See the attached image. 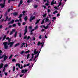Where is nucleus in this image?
Segmentation results:
<instances>
[{"label":"nucleus","instance_id":"obj_45","mask_svg":"<svg viewBox=\"0 0 78 78\" xmlns=\"http://www.w3.org/2000/svg\"><path fill=\"white\" fill-rule=\"evenodd\" d=\"M8 16H7L5 18V20H8Z\"/></svg>","mask_w":78,"mask_h":78},{"label":"nucleus","instance_id":"obj_19","mask_svg":"<svg viewBox=\"0 0 78 78\" xmlns=\"http://www.w3.org/2000/svg\"><path fill=\"white\" fill-rule=\"evenodd\" d=\"M27 19H28V17L27 16H25L24 18V20L25 21H27Z\"/></svg>","mask_w":78,"mask_h":78},{"label":"nucleus","instance_id":"obj_6","mask_svg":"<svg viewBox=\"0 0 78 78\" xmlns=\"http://www.w3.org/2000/svg\"><path fill=\"white\" fill-rule=\"evenodd\" d=\"M2 57L3 58L4 57V61H5L6 59L8 58V56H7L6 55H2Z\"/></svg>","mask_w":78,"mask_h":78},{"label":"nucleus","instance_id":"obj_31","mask_svg":"<svg viewBox=\"0 0 78 78\" xmlns=\"http://www.w3.org/2000/svg\"><path fill=\"white\" fill-rule=\"evenodd\" d=\"M24 53V51H23L21 52L20 53V55H22Z\"/></svg>","mask_w":78,"mask_h":78},{"label":"nucleus","instance_id":"obj_26","mask_svg":"<svg viewBox=\"0 0 78 78\" xmlns=\"http://www.w3.org/2000/svg\"><path fill=\"white\" fill-rule=\"evenodd\" d=\"M30 50H28L27 51H26L25 53H30Z\"/></svg>","mask_w":78,"mask_h":78},{"label":"nucleus","instance_id":"obj_30","mask_svg":"<svg viewBox=\"0 0 78 78\" xmlns=\"http://www.w3.org/2000/svg\"><path fill=\"white\" fill-rule=\"evenodd\" d=\"M12 56H13V55H11L9 57V59H11L12 57Z\"/></svg>","mask_w":78,"mask_h":78},{"label":"nucleus","instance_id":"obj_17","mask_svg":"<svg viewBox=\"0 0 78 78\" xmlns=\"http://www.w3.org/2000/svg\"><path fill=\"white\" fill-rule=\"evenodd\" d=\"M25 45V43H23L22 44H21V48H22L23 47V45Z\"/></svg>","mask_w":78,"mask_h":78},{"label":"nucleus","instance_id":"obj_34","mask_svg":"<svg viewBox=\"0 0 78 78\" xmlns=\"http://www.w3.org/2000/svg\"><path fill=\"white\" fill-rule=\"evenodd\" d=\"M7 14H8V12L7 11L5 12V16H7Z\"/></svg>","mask_w":78,"mask_h":78},{"label":"nucleus","instance_id":"obj_42","mask_svg":"<svg viewBox=\"0 0 78 78\" xmlns=\"http://www.w3.org/2000/svg\"><path fill=\"white\" fill-rule=\"evenodd\" d=\"M16 24H14L12 25V27H16Z\"/></svg>","mask_w":78,"mask_h":78},{"label":"nucleus","instance_id":"obj_20","mask_svg":"<svg viewBox=\"0 0 78 78\" xmlns=\"http://www.w3.org/2000/svg\"><path fill=\"white\" fill-rule=\"evenodd\" d=\"M30 54H28L27 55V59H28V58L30 57Z\"/></svg>","mask_w":78,"mask_h":78},{"label":"nucleus","instance_id":"obj_41","mask_svg":"<svg viewBox=\"0 0 78 78\" xmlns=\"http://www.w3.org/2000/svg\"><path fill=\"white\" fill-rule=\"evenodd\" d=\"M8 64H5L4 65L5 67H8Z\"/></svg>","mask_w":78,"mask_h":78},{"label":"nucleus","instance_id":"obj_8","mask_svg":"<svg viewBox=\"0 0 78 78\" xmlns=\"http://www.w3.org/2000/svg\"><path fill=\"white\" fill-rule=\"evenodd\" d=\"M28 72V70H27V69H25V70L24 69H23L21 71V72L22 73H25L26 72Z\"/></svg>","mask_w":78,"mask_h":78},{"label":"nucleus","instance_id":"obj_10","mask_svg":"<svg viewBox=\"0 0 78 78\" xmlns=\"http://www.w3.org/2000/svg\"><path fill=\"white\" fill-rule=\"evenodd\" d=\"M29 66H30V63H29L28 64H27V65L26 64L24 65L23 67H26Z\"/></svg>","mask_w":78,"mask_h":78},{"label":"nucleus","instance_id":"obj_52","mask_svg":"<svg viewBox=\"0 0 78 78\" xmlns=\"http://www.w3.org/2000/svg\"><path fill=\"white\" fill-rule=\"evenodd\" d=\"M47 15V14H45L44 15H43V17H46V16Z\"/></svg>","mask_w":78,"mask_h":78},{"label":"nucleus","instance_id":"obj_60","mask_svg":"<svg viewBox=\"0 0 78 78\" xmlns=\"http://www.w3.org/2000/svg\"><path fill=\"white\" fill-rule=\"evenodd\" d=\"M50 23L47 25H48V26H49V25H50V24H51V22L49 21Z\"/></svg>","mask_w":78,"mask_h":78},{"label":"nucleus","instance_id":"obj_37","mask_svg":"<svg viewBox=\"0 0 78 78\" xmlns=\"http://www.w3.org/2000/svg\"><path fill=\"white\" fill-rule=\"evenodd\" d=\"M27 38V36L25 35V36L24 37V39H26Z\"/></svg>","mask_w":78,"mask_h":78},{"label":"nucleus","instance_id":"obj_7","mask_svg":"<svg viewBox=\"0 0 78 78\" xmlns=\"http://www.w3.org/2000/svg\"><path fill=\"white\" fill-rule=\"evenodd\" d=\"M14 22V20H12L11 21H10L8 23V25H10V24L13 23Z\"/></svg>","mask_w":78,"mask_h":78},{"label":"nucleus","instance_id":"obj_46","mask_svg":"<svg viewBox=\"0 0 78 78\" xmlns=\"http://www.w3.org/2000/svg\"><path fill=\"white\" fill-rule=\"evenodd\" d=\"M50 11H51V10H50V9H48V13H49V12H50Z\"/></svg>","mask_w":78,"mask_h":78},{"label":"nucleus","instance_id":"obj_63","mask_svg":"<svg viewBox=\"0 0 78 78\" xmlns=\"http://www.w3.org/2000/svg\"><path fill=\"white\" fill-rule=\"evenodd\" d=\"M9 39H10V38H9V37H7V38H6V40H9Z\"/></svg>","mask_w":78,"mask_h":78},{"label":"nucleus","instance_id":"obj_2","mask_svg":"<svg viewBox=\"0 0 78 78\" xmlns=\"http://www.w3.org/2000/svg\"><path fill=\"white\" fill-rule=\"evenodd\" d=\"M44 42H43V43H41L40 41H38L37 42V45L38 46H39V45H41V49L43 47H44Z\"/></svg>","mask_w":78,"mask_h":78},{"label":"nucleus","instance_id":"obj_38","mask_svg":"<svg viewBox=\"0 0 78 78\" xmlns=\"http://www.w3.org/2000/svg\"><path fill=\"white\" fill-rule=\"evenodd\" d=\"M54 4H55V3L52 2H51V6H52L53 5H54Z\"/></svg>","mask_w":78,"mask_h":78},{"label":"nucleus","instance_id":"obj_3","mask_svg":"<svg viewBox=\"0 0 78 78\" xmlns=\"http://www.w3.org/2000/svg\"><path fill=\"white\" fill-rule=\"evenodd\" d=\"M35 18H36V16H35L33 17V16H31L29 20L30 22H32V20H33L34 19H35Z\"/></svg>","mask_w":78,"mask_h":78},{"label":"nucleus","instance_id":"obj_43","mask_svg":"<svg viewBox=\"0 0 78 78\" xmlns=\"http://www.w3.org/2000/svg\"><path fill=\"white\" fill-rule=\"evenodd\" d=\"M42 7H43L44 8V9H46V6H45V5H43L42 6Z\"/></svg>","mask_w":78,"mask_h":78},{"label":"nucleus","instance_id":"obj_13","mask_svg":"<svg viewBox=\"0 0 78 78\" xmlns=\"http://www.w3.org/2000/svg\"><path fill=\"white\" fill-rule=\"evenodd\" d=\"M3 64L2 63H1L0 65V69H2V68H3Z\"/></svg>","mask_w":78,"mask_h":78},{"label":"nucleus","instance_id":"obj_59","mask_svg":"<svg viewBox=\"0 0 78 78\" xmlns=\"http://www.w3.org/2000/svg\"><path fill=\"white\" fill-rule=\"evenodd\" d=\"M33 34V32H31V31H30V35H32Z\"/></svg>","mask_w":78,"mask_h":78},{"label":"nucleus","instance_id":"obj_39","mask_svg":"<svg viewBox=\"0 0 78 78\" xmlns=\"http://www.w3.org/2000/svg\"><path fill=\"white\" fill-rule=\"evenodd\" d=\"M52 19L53 20H55V19H56V17H53L52 18Z\"/></svg>","mask_w":78,"mask_h":78},{"label":"nucleus","instance_id":"obj_29","mask_svg":"<svg viewBox=\"0 0 78 78\" xmlns=\"http://www.w3.org/2000/svg\"><path fill=\"white\" fill-rule=\"evenodd\" d=\"M41 49H40V51L38 52V53L37 55V56H36L37 57L39 56V53H40V52H41Z\"/></svg>","mask_w":78,"mask_h":78},{"label":"nucleus","instance_id":"obj_15","mask_svg":"<svg viewBox=\"0 0 78 78\" xmlns=\"http://www.w3.org/2000/svg\"><path fill=\"white\" fill-rule=\"evenodd\" d=\"M17 32L16 31L14 34V37H17Z\"/></svg>","mask_w":78,"mask_h":78},{"label":"nucleus","instance_id":"obj_40","mask_svg":"<svg viewBox=\"0 0 78 78\" xmlns=\"http://www.w3.org/2000/svg\"><path fill=\"white\" fill-rule=\"evenodd\" d=\"M19 20L20 22H22V18H19Z\"/></svg>","mask_w":78,"mask_h":78},{"label":"nucleus","instance_id":"obj_47","mask_svg":"<svg viewBox=\"0 0 78 78\" xmlns=\"http://www.w3.org/2000/svg\"><path fill=\"white\" fill-rule=\"evenodd\" d=\"M19 37H22V34H21V33L20 34Z\"/></svg>","mask_w":78,"mask_h":78},{"label":"nucleus","instance_id":"obj_55","mask_svg":"<svg viewBox=\"0 0 78 78\" xmlns=\"http://www.w3.org/2000/svg\"><path fill=\"white\" fill-rule=\"evenodd\" d=\"M25 12H25V11L23 10V12H22V13L23 14H25Z\"/></svg>","mask_w":78,"mask_h":78},{"label":"nucleus","instance_id":"obj_64","mask_svg":"<svg viewBox=\"0 0 78 78\" xmlns=\"http://www.w3.org/2000/svg\"><path fill=\"white\" fill-rule=\"evenodd\" d=\"M10 9H8V12H9V11H10Z\"/></svg>","mask_w":78,"mask_h":78},{"label":"nucleus","instance_id":"obj_11","mask_svg":"<svg viewBox=\"0 0 78 78\" xmlns=\"http://www.w3.org/2000/svg\"><path fill=\"white\" fill-rule=\"evenodd\" d=\"M41 20V19H39L38 20H37L36 22L35 23V25H36L37 23H39V21Z\"/></svg>","mask_w":78,"mask_h":78},{"label":"nucleus","instance_id":"obj_61","mask_svg":"<svg viewBox=\"0 0 78 78\" xmlns=\"http://www.w3.org/2000/svg\"><path fill=\"white\" fill-rule=\"evenodd\" d=\"M44 30H45V29H42L41 30V31L42 32H43L44 31Z\"/></svg>","mask_w":78,"mask_h":78},{"label":"nucleus","instance_id":"obj_44","mask_svg":"<svg viewBox=\"0 0 78 78\" xmlns=\"http://www.w3.org/2000/svg\"><path fill=\"white\" fill-rule=\"evenodd\" d=\"M22 25H26V23L24 22L23 23Z\"/></svg>","mask_w":78,"mask_h":78},{"label":"nucleus","instance_id":"obj_24","mask_svg":"<svg viewBox=\"0 0 78 78\" xmlns=\"http://www.w3.org/2000/svg\"><path fill=\"white\" fill-rule=\"evenodd\" d=\"M38 28V25H37L35 26V30H37Z\"/></svg>","mask_w":78,"mask_h":78},{"label":"nucleus","instance_id":"obj_58","mask_svg":"<svg viewBox=\"0 0 78 78\" xmlns=\"http://www.w3.org/2000/svg\"><path fill=\"white\" fill-rule=\"evenodd\" d=\"M11 27H12V25H10L9 26V28H11Z\"/></svg>","mask_w":78,"mask_h":78},{"label":"nucleus","instance_id":"obj_16","mask_svg":"<svg viewBox=\"0 0 78 78\" xmlns=\"http://www.w3.org/2000/svg\"><path fill=\"white\" fill-rule=\"evenodd\" d=\"M19 45H20V43H17L15 45L14 47H17V46H19Z\"/></svg>","mask_w":78,"mask_h":78},{"label":"nucleus","instance_id":"obj_32","mask_svg":"<svg viewBox=\"0 0 78 78\" xmlns=\"http://www.w3.org/2000/svg\"><path fill=\"white\" fill-rule=\"evenodd\" d=\"M15 70H16V68H15V66H13V72H14V71H15Z\"/></svg>","mask_w":78,"mask_h":78},{"label":"nucleus","instance_id":"obj_4","mask_svg":"<svg viewBox=\"0 0 78 78\" xmlns=\"http://www.w3.org/2000/svg\"><path fill=\"white\" fill-rule=\"evenodd\" d=\"M28 27L27 26H26L25 27V29L24 30V35H25L27 34V33L28 31Z\"/></svg>","mask_w":78,"mask_h":78},{"label":"nucleus","instance_id":"obj_1","mask_svg":"<svg viewBox=\"0 0 78 78\" xmlns=\"http://www.w3.org/2000/svg\"><path fill=\"white\" fill-rule=\"evenodd\" d=\"M11 39L10 38H9L8 40V42L9 43H8L7 42H5L3 43V45H4V48L5 49H8V46L7 45V44H8V45H9V47L10 48H11L12 47L13 45V44H14V42H11Z\"/></svg>","mask_w":78,"mask_h":78},{"label":"nucleus","instance_id":"obj_62","mask_svg":"<svg viewBox=\"0 0 78 78\" xmlns=\"http://www.w3.org/2000/svg\"><path fill=\"white\" fill-rule=\"evenodd\" d=\"M54 8H55L56 9H58V8H57V7H56V6H55L54 7Z\"/></svg>","mask_w":78,"mask_h":78},{"label":"nucleus","instance_id":"obj_50","mask_svg":"<svg viewBox=\"0 0 78 78\" xmlns=\"http://www.w3.org/2000/svg\"><path fill=\"white\" fill-rule=\"evenodd\" d=\"M45 5L46 6H48V5H49V4H48V3H46L45 4Z\"/></svg>","mask_w":78,"mask_h":78},{"label":"nucleus","instance_id":"obj_22","mask_svg":"<svg viewBox=\"0 0 78 78\" xmlns=\"http://www.w3.org/2000/svg\"><path fill=\"white\" fill-rule=\"evenodd\" d=\"M6 36L5 35L3 37V38L2 39V41H4V40H5V39H6Z\"/></svg>","mask_w":78,"mask_h":78},{"label":"nucleus","instance_id":"obj_21","mask_svg":"<svg viewBox=\"0 0 78 78\" xmlns=\"http://www.w3.org/2000/svg\"><path fill=\"white\" fill-rule=\"evenodd\" d=\"M45 19H43L42 20V22L41 23V24L42 25V24H43V23H44V20H45Z\"/></svg>","mask_w":78,"mask_h":78},{"label":"nucleus","instance_id":"obj_33","mask_svg":"<svg viewBox=\"0 0 78 78\" xmlns=\"http://www.w3.org/2000/svg\"><path fill=\"white\" fill-rule=\"evenodd\" d=\"M11 19V17L9 18V19H8V20H7L8 22H9V21H10Z\"/></svg>","mask_w":78,"mask_h":78},{"label":"nucleus","instance_id":"obj_48","mask_svg":"<svg viewBox=\"0 0 78 78\" xmlns=\"http://www.w3.org/2000/svg\"><path fill=\"white\" fill-rule=\"evenodd\" d=\"M34 53V54H35V55H36V54H37V53H38V51H37Z\"/></svg>","mask_w":78,"mask_h":78},{"label":"nucleus","instance_id":"obj_25","mask_svg":"<svg viewBox=\"0 0 78 78\" xmlns=\"http://www.w3.org/2000/svg\"><path fill=\"white\" fill-rule=\"evenodd\" d=\"M12 62H16V59L15 58H13L12 60Z\"/></svg>","mask_w":78,"mask_h":78},{"label":"nucleus","instance_id":"obj_28","mask_svg":"<svg viewBox=\"0 0 78 78\" xmlns=\"http://www.w3.org/2000/svg\"><path fill=\"white\" fill-rule=\"evenodd\" d=\"M16 0H8V2L9 3H11V1H15Z\"/></svg>","mask_w":78,"mask_h":78},{"label":"nucleus","instance_id":"obj_54","mask_svg":"<svg viewBox=\"0 0 78 78\" xmlns=\"http://www.w3.org/2000/svg\"><path fill=\"white\" fill-rule=\"evenodd\" d=\"M38 6H37V5H35L34 6V7L35 8H37V7Z\"/></svg>","mask_w":78,"mask_h":78},{"label":"nucleus","instance_id":"obj_53","mask_svg":"<svg viewBox=\"0 0 78 78\" xmlns=\"http://www.w3.org/2000/svg\"><path fill=\"white\" fill-rule=\"evenodd\" d=\"M41 36H42V35H41L39 36V39H42V37H41Z\"/></svg>","mask_w":78,"mask_h":78},{"label":"nucleus","instance_id":"obj_56","mask_svg":"<svg viewBox=\"0 0 78 78\" xmlns=\"http://www.w3.org/2000/svg\"><path fill=\"white\" fill-rule=\"evenodd\" d=\"M62 5V2H59V3L58 4V5H59L60 6H61V5Z\"/></svg>","mask_w":78,"mask_h":78},{"label":"nucleus","instance_id":"obj_51","mask_svg":"<svg viewBox=\"0 0 78 78\" xmlns=\"http://www.w3.org/2000/svg\"><path fill=\"white\" fill-rule=\"evenodd\" d=\"M18 26H19V27H20V26L21 25V24H20V23H18Z\"/></svg>","mask_w":78,"mask_h":78},{"label":"nucleus","instance_id":"obj_18","mask_svg":"<svg viewBox=\"0 0 78 78\" xmlns=\"http://www.w3.org/2000/svg\"><path fill=\"white\" fill-rule=\"evenodd\" d=\"M50 22V21L49 20V19H47L46 18L45 22Z\"/></svg>","mask_w":78,"mask_h":78},{"label":"nucleus","instance_id":"obj_57","mask_svg":"<svg viewBox=\"0 0 78 78\" xmlns=\"http://www.w3.org/2000/svg\"><path fill=\"white\" fill-rule=\"evenodd\" d=\"M5 68H4V69H3V70H2V72H5Z\"/></svg>","mask_w":78,"mask_h":78},{"label":"nucleus","instance_id":"obj_12","mask_svg":"<svg viewBox=\"0 0 78 78\" xmlns=\"http://www.w3.org/2000/svg\"><path fill=\"white\" fill-rule=\"evenodd\" d=\"M18 66L19 68H20V63H16V67H17Z\"/></svg>","mask_w":78,"mask_h":78},{"label":"nucleus","instance_id":"obj_9","mask_svg":"<svg viewBox=\"0 0 78 78\" xmlns=\"http://www.w3.org/2000/svg\"><path fill=\"white\" fill-rule=\"evenodd\" d=\"M0 6H1L2 8H3L5 6V5L2 3H1L0 4Z\"/></svg>","mask_w":78,"mask_h":78},{"label":"nucleus","instance_id":"obj_35","mask_svg":"<svg viewBox=\"0 0 78 78\" xmlns=\"http://www.w3.org/2000/svg\"><path fill=\"white\" fill-rule=\"evenodd\" d=\"M48 26L47 25L45 27V29H48Z\"/></svg>","mask_w":78,"mask_h":78},{"label":"nucleus","instance_id":"obj_27","mask_svg":"<svg viewBox=\"0 0 78 78\" xmlns=\"http://www.w3.org/2000/svg\"><path fill=\"white\" fill-rule=\"evenodd\" d=\"M22 3H23V1H22V0H21L20 2V5H22Z\"/></svg>","mask_w":78,"mask_h":78},{"label":"nucleus","instance_id":"obj_36","mask_svg":"<svg viewBox=\"0 0 78 78\" xmlns=\"http://www.w3.org/2000/svg\"><path fill=\"white\" fill-rule=\"evenodd\" d=\"M30 36H29L27 37V40H28V39H30Z\"/></svg>","mask_w":78,"mask_h":78},{"label":"nucleus","instance_id":"obj_14","mask_svg":"<svg viewBox=\"0 0 78 78\" xmlns=\"http://www.w3.org/2000/svg\"><path fill=\"white\" fill-rule=\"evenodd\" d=\"M13 16H17L18 15V13L16 12H14L13 13Z\"/></svg>","mask_w":78,"mask_h":78},{"label":"nucleus","instance_id":"obj_49","mask_svg":"<svg viewBox=\"0 0 78 78\" xmlns=\"http://www.w3.org/2000/svg\"><path fill=\"white\" fill-rule=\"evenodd\" d=\"M4 74L5 76H7L8 75V73H4Z\"/></svg>","mask_w":78,"mask_h":78},{"label":"nucleus","instance_id":"obj_23","mask_svg":"<svg viewBox=\"0 0 78 78\" xmlns=\"http://www.w3.org/2000/svg\"><path fill=\"white\" fill-rule=\"evenodd\" d=\"M21 17H22V14H20L19 16L18 17V18H21Z\"/></svg>","mask_w":78,"mask_h":78},{"label":"nucleus","instance_id":"obj_5","mask_svg":"<svg viewBox=\"0 0 78 78\" xmlns=\"http://www.w3.org/2000/svg\"><path fill=\"white\" fill-rule=\"evenodd\" d=\"M16 31V29H12V30L11 31L10 33L9 34V35L11 36L12 34H13V33H14Z\"/></svg>","mask_w":78,"mask_h":78}]
</instances>
